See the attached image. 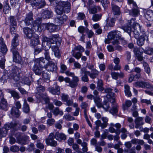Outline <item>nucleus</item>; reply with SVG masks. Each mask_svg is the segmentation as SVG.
I'll return each instance as SVG.
<instances>
[{"label":"nucleus","mask_w":153,"mask_h":153,"mask_svg":"<svg viewBox=\"0 0 153 153\" xmlns=\"http://www.w3.org/2000/svg\"><path fill=\"white\" fill-rule=\"evenodd\" d=\"M23 30L27 38L30 39L34 35L32 29L28 27H24L23 28Z\"/></svg>","instance_id":"17"},{"label":"nucleus","mask_w":153,"mask_h":153,"mask_svg":"<svg viewBox=\"0 0 153 153\" xmlns=\"http://www.w3.org/2000/svg\"><path fill=\"white\" fill-rule=\"evenodd\" d=\"M135 18H132L128 20L127 25L123 29L125 32L128 33L130 36H131V33H133L134 37L137 39L140 35V26L138 23L135 22Z\"/></svg>","instance_id":"1"},{"label":"nucleus","mask_w":153,"mask_h":153,"mask_svg":"<svg viewBox=\"0 0 153 153\" xmlns=\"http://www.w3.org/2000/svg\"><path fill=\"white\" fill-rule=\"evenodd\" d=\"M102 100L100 97H95L94 99V101L96 105L98 108H101L102 106Z\"/></svg>","instance_id":"33"},{"label":"nucleus","mask_w":153,"mask_h":153,"mask_svg":"<svg viewBox=\"0 0 153 153\" xmlns=\"http://www.w3.org/2000/svg\"><path fill=\"white\" fill-rule=\"evenodd\" d=\"M78 31L82 34L85 32H87L88 30V28L87 27L85 28L84 27L81 26L78 27Z\"/></svg>","instance_id":"50"},{"label":"nucleus","mask_w":153,"mask_h":153,"mask_svg":"<svg viewBox=\"0 0 153 153\" xmlns=\"http://www.w3.org/2000/svg\"><path fill=\"white\" fill-rule=\"evenodd\" d=\"M114 31L110 32L108 35V38L109 39H114L116 37Z\"/></svg>","instance_id":"49"},{"label":"nucleus","mask_w":153,"mask_h":153,"mask_svg":"<svg viewBox=\"0 0 153 153\" xmlns=\"http://www.w3.org/2000/svg\"><path fill=\"white\" fill-rule=\"evenodd\" d=\"M16 107H13L11 111V114L16 117H18L20 115L19 109L21 108V105L19 101H17L15 102Z\"/></svg>","instance_id":"9"},{"label":"nucleus","mask_w":153,"mask_h":153,"mask_svg":"<svg viewBox=\"0 0 153 153\" xmlns=\"http://www.w3.org/2000/svg\"><path fill=\"white\" fill-rule=\"evenodd\" d=\"M30 4L33 7L40 9L45 6L46 3L44 0H31Z\"/></svg>","instance_id":"11"},{"label":"nucleus","mask_w":153,"mask_h":153,"mask_svg":"<svg viewBox=\"0 0 153 153\" xmlns=\"http://www.w3.org/2000/svg\"><path fill=\"white\" fill-rule=\"evenodd\" d=\"M45 60L43 57H41L36 59L35 65L43 67L45 66Z\"/></svg>","instance_id":"25"},{"label":"nucleus","mask_w":153,"mask_h":153,"mask_svg":"<svg viewBox=\"0 0 153 153\" xmlns=\"http://www.w3.org/2000/svg\"><path fill=\"white\" fill-rule=\"evenodd\" d=\"M55 138L58 140L61 141L66 139V136L62 133L56 132L55 134Z\"/></svg>","instance_id":"27"},{"label":"nucleus","mask_w":153,"mask_h":153,"mask_svg":"<svg viewBox=\"0 0 153 153\" xmlns=\"http://www.w3.org/2000/svg\"><path fill=\"white\" fill-rule=\"evenodd\" d=\"M23 111L26 113H28L30 111V108L29 105L27 103L25 99L24 100V103L23 106Z\"/></svg>","instance_id":"37"},{"label":"nucleus","mask_w":153,"mask_h":153,"mask_svg":"<svg viewBox=\"0 0 153 153\" xmlns=\"http://www.w3.org/2000/svg\"><path fill=\"white\" fill-rule=\"evenodd\" d=\"M125 94L128 97H130L131 95V94L130 91V88L128 85H125Z\"/></svg>","instance_id":"46"},{"label":"nucleus","mask_w":153,"mask_h":153,"mask_svg":"<svg viewBox=\"0 0 153 153\" xmlns=\"http://www.w3.org/2000/svg\"><path fill=\"white\" fill-rule=\"evenodd\" d=\"M8 108V104L7 101L4 98H2L0 103V109L7 111Z\"/></svg>","instance_id":"23"},{"label":"nucleus","mask_w":153,"mask_h":153,"mask_svg":"<svg viewBox=\"0 0 153 153\" xmlns=\"http://www.w3.org/2000/svg\"><path fill=\"white\" fill-rule=\"evenodd\" d=\"M42 25L45 26L47 30L50 32H54L57 27L56 25L50 23H44Z\"/></svg>","instance_id":"14"},{"label":"nucleus","mask_w":153,"mask_h":153,"mask_svg":"<svg viewBox=\"0 0 153 153\" xmlns=\"http://www.w3.org/2000/svg\"><path fill=\"white\" fill-rule=\"evenodd\" d=\"M103 83L102 80L99 79L97 82V88L99 91L102 92L104 90Z\"/></svg>","instance_id":"36"},{"label":"nucleus","mask_w":153,"mask_h":153,"mask_svg":"<svg viewBox=\"0 0 153 153\" xmlns=\"http://www.w3.org/2000/svg\"><path fill=\"white\" fill-rule=\"evenodd\" d=\"M45 59L48 61L51 60L49 52L48 50H45L44 53Z\"/></svg>","instance_id":"56"},{"label":"nucleus","mask_w":153,"mask_h":153,"mask_svg":"<svg viewBox=\"0 0 153 153\" xmlns=\"http://www.w3.org/2000/svg\"><path fill=\"white\" fill-rule=\"evenodd\" d=\"M115 20L113 18L111 19V20L107 21V25L110 27H113L114 25Z\"/></svg>","instance_id":"53"},{"label":"nucleus","mask_w":153,"mask_h":153,"mask_svg":"<svg viewBox=\"0 0 153 153\" xmlns=\"http://www.w3.org/2000/svg\"><path fill=\"white\" fill-rule=\"evenodd\" d=\"M30 40V45L32 47L35 48V46L40 44V41L39 36L36 34L33 35Z\"/></svg>","instance_id":"12"},{"label":"nucleus","mask_w":153,"mask_h":153,"mask_svg":"<svg viewBox=\"0 0 153 153\" xmlns=\"http://www.w3.org/2000/svg\"><path fill=\"white\" fill-rule=\"evenodd\" d=\"M89 12L90 13L94 14L97 12V6H94V7L91 8L89 10Z\"/></svg>","instance_id":"59"},{"label":"nucleus","mask_w":153,"mask_h":153,"mask_svg":"<svg viewBox=\"0 0 153 153\" xmlns=\"http://www.w3.org/2000/svg\"><path fill=\"white\" fill-rule=\"evenodd\" d=\"M52 12L48 10H43L42 14V17L44 19H49L52 17Z\"/></svg>","instance_id":"19"},{"label":"nucleus","mask_w":153,"mask_h":153,"mask_svg":"<svg viewBox=\"0 0 153 153\" xmlns=\"http://www.w3.org/2000/svg\"><path fill=\"white\" fill-rule=\"evenodd\" d=\"M36 89L37 91L36 92V96L37 98H40V97H42V96H43L42 92L45 91V88L42 85H40L37 87Z\"/></svg>","instance_id":"21"},{"label":"nucleus","mask_w":153,"mask_h":153,"mask_svg":"<svg viewBox=\"0 0 153 153\" xmlns=\"http://www.w3.org/2000/svg\"><path fill=\"white\" fill-rule=\"evenodd\" d=\"M8 92L10 94L12 97H13L15 100H18L20 98V96L19 93L16 91L14 90H11L10 89H8Z\"/></svg>","instance_id":"31"},{"label":"nucleus","mask_w":153,"mask_h":153,"mask_svg":"<svg viewBox=\"0 0 153 153\" xmlns=\"http://www.w3.org/2000/svg\"><path fill=\"white\" fill-rule=\"evenodd\" d=\"M134 85L136 87L151 89L152 90H153V86L148 82L143 81H137L135 82Z\"/></svg>","instance_id":"10"},{"label":"nucleus","mask_w":153,"mask_h":153,"mask_svg":"<svg viewBox=\"0 0 153 153\" xmlns=\"http://www.w3.org/2000/svg\"><path fill=\"white\" fill-rule=\"evenodd\" d=\"M14 26H12L10 27V32L12 35L14 36V38H15V36H18V37L19 36L18 34H16V30L15 29L16 27Z\"/></svg>","instance_id":"51"},{"label":"nucleus","mask_w":153,"mask_h":153,"mask_svg":"<svg viewBox=\"0 0 153 153\" xmlns=\"http://www.w3.org/2000/svg\"><path fill=\"white\" fill-rule=\"evenodd\" d=\"M72 52L73 56L78 59H79L82 55V53L80 52H78L76 53L74 50H72Z\"/></svg>","instance_id":"47"},{"label":"nucleus","mask_w":153,"mask_h":153,"mask_svg":"<svg viewBox=\"0 0 153 153\" xmlns=\"http://www.w3.org/2000/svg\"><path fill=\"white\" fill-rule=\"evenodd\" d=\"M18 89L20 93L22 95L26 94L28 92L23 88L20 87L18 88Z\"/></svg>","instance_id":"63"},{"label":"nucleus","mask_w":153,"mask_h":153,"mask_svg":"<svg viewBox=\"0 0 153 153\" xmlns=\"http://www.w3.org/2000/svg\"><path fill=\"white\" fill-rule=\"evenodd\" d=\"M72 80L70 85V87L72 88H74L77 86L78 82L79 81L78 77L74 75L72 77Z\"/></svg>","instance_id":"30"},{"label":"nucleus","mask_w":153,"mask_h":153,"mask_svg":"<svg viewBox=\"0 0 153 153\" xmlns=\"http://www.w3.org/2000/svg\"><path fill=\"white\" fill-rule=\"evenodd\" d=\"M148 36L145 34H143L140 36V37L137 40V45L139 46H142L144 44L145 40H148Z\"/></svg>","instance_id":"18"},{"label":"nucleus","mask_w":153,"mask_h":153,"mask_svg":"<svg viewBox=\"0 0 153 153\" xmlns=\"http://www.w3.org/2000/svg\"><path fill=\"white\" fill-rule=\"evenodd\" d=\"M99 72L95 69H93L90 73H88V75H89L90 77L92 79L95 78L98 75Z\"/></svg>","instance_id":"32"},{"label":"nucleus","mask_w":153,"mask_h":153,"mask_svg":"<svg viewBox=\"0 0 153 153\" xmlns=\"http://www.w3.org/2000/svg\"><path fill=\"white\" fill-rule=\"evenodd\" d=\"M144 53L149 55H152L153 54V48L150 47H147L145 50L144 51Z\"/></svg>","instance_id":"44"},{"label":"nucleus","mask_w":153,"mask_h":153,"mask_svg":"<svg viewBox=\"0 0 153 153\" xmlns=\"http://www.w3.org/2000/svg\"><path fill=\"white\" fill-rule=\"evenodd\" d=\"M10 10L11 8L9 5L8 1L7 0L5 1V5L3 9V12L5 14H8L10 12Z\"/></svg>","instance_id":"34"},{"label":"nucleus","mask_w":153,"mask_h":153,"mask_svg":"<svg viewBox=\"0 0 153 153\" xmlns=\"http://www.w3.org/2000/svg\"><path fill=\"white\" fill-rule=\"evenodd\" d=\"M10 150L12 152H17L19 150V148L18 146L16 145H14L11 146L10 147Z\"/></svg>","instance_id":"57"},{"label":"nucleus","mask_w":153,"mask_h":153,"mask_svg":"<svg viewBox=\"0 0 153 153\" xmlns=\"http://www.w3.org/2000/svg\"><path fill=\"white\" fill-rule=\"evenodd\" d=\"M55 138V135L53 133H51L48 137L46 138L45 143L47 145L53 147H56L57 145L56 141L54 140Z\"/></svg>","instance_id":"8"},{"label":"nucleus","mask_w":153,"mask_h":153,"mask_svg":"<svg viewBox=\"0 0 153 153\" xmlns=\"http://www.w3.org/2000/svg\"><path fill=\"white\" fill-rule=\"evenodd\" d=\"M101 108H102L106 111H107L109 108L108 102L106 101L103 102V104H102Z\"/></svg>","instance_id":"48"},{"label":"nucleus","mask_w":153,"mask_h":153,"mask_svg":"<svg viewBox=\"0 0 153 153\" xmlns=\"http://www.w3.org/2000/svg\"><path fill=\"white\" fill-rule=\"evenodd\" d=\"M55 12L58 15H61L63 12L68 13L71 10V4L68 1H56Z\"/></svg>","instance_id":"4"},{"label":"nucleus","mask_w":153,"mask_h":153,"mask_svg":"<svg viewBox=\"0 0 153 153\" xmlns=\"http://www.w3.org/2000/svg\"><path fill=\"white\" fill-rule=\"evenodd\" d=\"M7 51L6 45L3 42V39L0 38V53L3 54H5Z\"/></svg>","instance_id":"22"},{"label":"nucleus","mask_w":153,"mask_h":153,"mask_svg":"<svg viewBox=\"0 0 153 153\" xmlns=\"http://www.w3.org/2000/svg\"><path fill=\"white\" fill-rule=\"evenodd\" d=\"M128 4L132 8V11L130 14L132 16H136L139 14L140 11L136 2L133 0H128Z\"/></svg>","instance_id":"6"},{"label":"nucleus","mask_w":153,"mask_h":153,"mask_svg":"<svg viewBox=\"0 0 153 153\" xmlns=\"http://www.w3.org/2000/svg\"><path fill=\"white\" fill-rule=\"evenodd\" d=\"M74 50L75 51H79V52L81 53L84 52L85 50L84 48L81 45H79L75 47L74 48Z\"/></svg>","instance_id":"60"},{"label":"nucleus","mask_w":153,"mask_h":153,"mask_svg":"<svg viewBox=\"0 0 153 153\" xmlns=\"http://www.w3.org/2000/svg\"><path fill=\"white\" fill-rule=\"evenodd\" d=\"M85 17V14L82 13H78V16L77 17V19L79 20H83Z\"/></svg>","instance_id":"62"},{"label":"nucleus","mask_w":153,"mask_h":153,"mask_svg":"<svg viewBox=\"0 0 153 153\" xmlns=\"http://www.w3.org/2000/svg\"><path fill=\"white\" fill-rule=\"evenodd\" d=\"M53 114L56 116H57L59 114L60 115L62 116L63 114V113L62 111H59V108L58 107L55 108L53 110Z\"/></svg>","instance_id":"45"},{"label":"nucleus","mask_w":153,"mask_h":153,"mask_svg":"<svg viewBox=\"0 0 153 153\" xmlns=\"http://www.w3.org/2000/svg\"><path fill=\"white\" fill-rule=\"evenodd\" d=\"M143 65L144 67L145 71L148 74L150 72V69L148 64L146 62H143Z\"/></svg>","instance_id":"43"},{"label":"nucleus","mask_w":153,"mask_h":153,"mask_svg":"<svg viewBox=\"0 0 153 153\" xmlns=\"http://www.w3.org/2000/svg\"><path fill=\"white\" fill-rule=\"evenodd\" d=\"M63 117L65 119L68 120H72L75 119L74 118V117L71 116L68 114H65Z\"/></svg>","instance_id":"58"},{"label":"nucleus","mask_w":153,"mask_h":153,"mask_svg":"<svg viewBox=\"0 0 153 153\" xmlns=\"http://www.w3.org/2000/svg\"><path fill=\"white\" fill-rule=\"evenodd\" d=\"M68 17L65 15H63L59 17L56 18L55 19V21L56 23L58 24H62L65 22L67 19Z\"/></svg>","instance_id":"20"},{"label":"nucleus","mask_w":153,"mask_h":153,"mask_svg":"<svg viewBox=\"0 0 153 153\" xmlns=\"http://www.w3.org/2000/svg\"><path fill=\"white\" fill-rule=\"evenodd\" d=\"M144 16L148 21H153V11L152 10H149L147 11L144 13Z\"/></svg>","instance_id":"24"},{"label":"nucleus","mask_w":153,"mask_h":153,"mask_svg":"<svg viewBox=\"0 0 153 153\" xmlns=\"http://www.w3.org/2000/svg\"><path fill=\"white\" fill-rule=\"evenodd\" d=\"M118 107L117 104H113L111 109L110 111V112L113 115H117L118 111Z\"/></svg>","instance_id":"35"},{"label":"nucleus","mask_w":153,"mask_h":153,"mask_svg":"<svg viewBox=\"0 0 153 153\" xmlns=\"http://www.w3.org/2000/svg\"><path fill=\"white\" fill-rule=\"evenodd\" d=\"M80 73L82 75L83 74L84 75H88V73H89V71H87L86 68L84 67L81 69Z\"/></svg>","instance_id":"64"},{"label":"nucleus","mask_w":153,"mask_h":153,"mask_svg":"<svg viewBox=\"0 0 153 153\" xmlns=\"http://www.w3.org/2000/svg\"><path fill=\"white\" fill-rule=\"evenodd\" d=\"M18 36H15V38L12 41L11 48L10 51L13 54V59L14 62H18L21 60L19 52V42Z\"/></svg>","instance_id":"3"},{"label":"nucleus","mask_w":153,"mask_h":153,"mask_svg":"<svg viewBox=\"0 0 153 153\" xmlns=\"http://www.w3.org/2000/svg\"><path fill=\"white\" fill-rule=\"evenodd\" d=\"M31 77H25L23 79V81L25 84L30 85L31 82Z\"/></svg>","instance_id":"54"},{"label":"nucleus","mask_w":153,"mask_h":153,"mask_svg":"<svg viewBox=\"0 0 153 153\" xmlns=\"http://www.w3.org/2000/svg\"><path fill=\"white\" fill-rule=\"evenodd\" d=\"M5 59L3 58L0 60V67L2 69H4L5 67Z\"/></svg>","instance_id":"61"},{"label":"nucleus","mask_w":153,"mask_h":153,"mask_svg":"<svg viewBox=\"0 0 153 153\" xmlns=\"http://www.w3.org/2000/svg\"><path fill=\"white\" fill-rule=\"evenodd\" d=\"M45 68L48 71H56L57 69L56 66L52 61H49L46 64Z\"/></svg>","instance_id":"16"},{"label":"nucleus","mask_w":153,"mask_h":153,"mask_svg":"<svg viewBox=\"0 0 153 153\" xmlns=\"http://www.w3.org/2000/svg\"><path fill=\"white\" fill-rule=\"evenodd\" d=\"M36 146L37 148L41 150L43 149L45 147L44 145L42 143L40 142V140H38L37 141Z\"/></svg>","instance_id":"52"},{"label":"nucleus","mask_w":153,"mask_h":153,"mask_svg":"<svg viewBox=\"0 0 153 153\" xmlns=\"http://www.w3.org/2000/svg\"><path fill=\"white\" fill-rule=\"evenodd\" d=\"M52 51L54 52V54L56 57L58 58H59L61 55L59 48L56 46H53L51 47Z\"/></svg>","instance_id":"26"},{"label":"nucleus","mask_w":153,"mask_h":153,"mask_svg":"<svg viewBox=\"0 0 153 153\" xmlns=\"http://www.w3.org/2000/svg\"><path fill=\"white\" fill-rule=\"evenodd\" d=\"M9 18L11 25L12 26H16L17 22L15 17L13 16H10Z\"/></svg>","instance_id":"42"},{"label":"nucleus","mask_w":153,"mask_h":153,"mask_svg":"<svg viewBox=\"0 0 153 153\" xmlns=\"http://www.w3.org/2000/svg\"><path fill=\"white\" fill-rule=\"evenodd\" d=\"M8 132L3 128H0V139L6 136Z\"/></svg>","instance_id":"39"},{"label":"nucleus","mask_w":153,"mask_h":153,"mask_svg":"<svg viewBox=\"0 0 153 153\" xmlns=\"http://www.w3.org/2000/svg\"><path fill=\"white\" fill-rule=\"evenodd\" d=\"M33 14L31 12H30L27 14L26 18L25 19L26 26H28L31 25L34 27V29L36 30L41 32L43 29L42 28V25H41L42 19L40 18H38L33 22Z\"/></svg>","instance_id":"2"},{"label":"nucleus","mask_w":153,"mask_h":153,"mask_svg":"<svg viewBox=\"0 0 153 153\" xmlns=\"http://www.w3.org/2000/svg\"><path fill=\"white\" fill-rule=\"evenodd\" d=\"M102 14L101 13L94 14L93 15L92 19L94 22H97L100 19Z\"/></svg>","instance_id":"40"},{"label":"nucleus","mask_w":153,"mask_h":153,"mask_svg":"<svg viewBox=\"0 0 153 153\" xmlns=\"http://www.w3.org/2000/svg\"><path fill=\"white\" fill-rule=\"evenodd\" d=\"M48 90L50 92L53 94L59 95L60 94V88L57 85L56 83L53 85V87L48 88Z\"/></svg>","instance_id":"13"},{"label":"nucleus","mask_w":153,"mask_h":153,"mask_svg":"<svg viewBox=\"0 0 153 153\" xmlns=\"http://www.w3.org/2000/svg\"><path fill=\"white\" fill-rule=\"evenodd\" d=\"M19 124L18 121L11 122L6 123L3 127L8 132V131L11 128H13Z\"/></svg>","instance_id":"15"},{"label":"nucleus","mask_w":153,"mask_h":153,"mask_svg":"<svg viewBox=\"0 0 153 153\" xmlns=\"http://www.w3.org/2000/svg\"><path fill=\"white\" fill-rule=\"evenodd\" d=\"M42 77L45 80L49 81L50 79V77L47 73H45L44 71L42 72Z\"/></svg>","instance_id":"55"},{"label":"nucleus","mask_w":153,"mask_h":153,"mask_svg":"<svg viewBox=\"0 0 153 153\" xmlns=\"http://www.w3.org/2000/svg\"><path fill=\"white\" fill-rule=\"evenodd\" d=\"M43 68L35 65L33 68V70L36 75H40L43 72Z\"/></svg>","instance_id":"29"},{"label":"nucleus","mask_w":153,"mask_h":153,"mask_svg":"<svg viewBox=\"0 0 153 153\" xmlns=\"http://www.w3.org/2000/svg\"><path fill=\"white\" fill-rule=\"evenodd\" d=\"M42 45L45 50L49 49L51 47V43H54L51 42V39L48 38L44 35H42Z\"/></svg>","instance_id":"7"},{"label":"nucleus","mask_w":153,"mask_h":153,"mask_svg":"<svg viewBox=\"0 0 153 153\" xmlns=\"http://www.w3.org/2000/svg\"><path fill=\"white\" fill-rule=\"evenodd\" d=\"M143 120V118L142 117H138L136 118L135 120V128H139L140 126H142L144 124V123L142 122Z\"/></svg>","instance_id":"28"},{"label":"nucleus","mask_w":153,"mask_h":153,"mask_svg":"<svg viewBox=\"0 0 153 153\" xmlns=\"http://www.w3.org/2000/svg\"><path fill=\"white\" fill-rule=\"evenodd\" d=\"M21 71L20 69L17 66H13L10 71L9 78L10 79H13L15 81H19L20 78V74Z\"/></svg>","instance_id":"5"},{"label":"nucleus","mask_w":153,"mask_h":153,"mask_svg":"<svg viewBox=\"0 0 153 153\" xmlns=\"http://www.w3.org/2000/svg\"><path fill=\"white\" fill-rule=\"evenodd\" d=\"M111 6L112 10L114 12L115 14V15L119 14L120 13V7L112 4H111Z\"/></svg>","instance_id":"38"},{"label":"nucleus","mask_w":153,"mask_h":153,"mask_svg":"<svg viewBox=\"0 0 153 153\" xmlns=\"http://www.w3.org/2000/svg\"><path fill=\"white\" fill-rule=\"evenodd\" d=\"M132 104L130 100H127L125 104L123 106V108L125 110L127 109L131 106Z\"/></svg>","instance_id":"41"}]
</instances>
